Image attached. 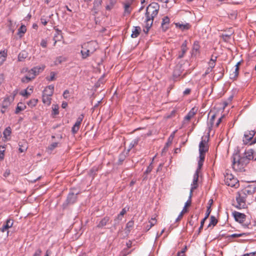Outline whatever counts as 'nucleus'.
Returning a JSON list of instances; mask_svg holds the SVG:
<instances>
[{
  "instance_id": "obj_11",
  "label": "nucleus",
  "mask_w": 256,
  "mask_h": 256,
  "mask_svg": "<svg viewBox=\"0 0 256 256\" xmlns=\"http://www.w3.org/2000/svg\"><path fill=\"white\" fill-rule=\"evenodd\" d=\"M191 205V198L190 199V197H189L188 200H187V202L185 203L184 206L182 210V212H180V214L178 215V218L176 220V221L180 220L183 217L184 214L187 212H188V210L187 209Z\"/></svg>"
},
{
  "instance_id": "obj_40",
  "label": "nucleus",
  "mask_w": 256,
  "mask_h": 256,
  "mask_svg": "<svg viewBox=\"0 0 256 256\" xmlns=\"http://www.w3.org/2000/svg\"><path fill=\"white\" fill-rule=\"evenodd\" d=\"M216 56L214 57V60H212V58L211 60H210V62L208 63V65H209V66L211 68H212L215 66V63H216Z\"/></svg>"
},
{
  "instance_id": "obj_32",
  "label": "nucleus",
  "mask_w": 256,
  "mask_h": 256,
  "mask_svg": "<svg viewBox=\"0 0 256 256\" xmlns=\"http://www.w3.org/2000/svg\"><path fill=\"white\" fill-rule=\"evenodd\" d=\"M28 56V54L25 52H20L18 56V61H23Z\"/></svg>"
},
{
  "instance_id": "obj_10",
  "label": "nucleus",
  "mask_w": 256,
  "mask_h": 256,
  "mask_svg": "<svg viewBox=\"0 0 256 256\" xmlns=\"http://www.w3.org/2000/svg\"><path fill=\"white\" fill-rule=\"evenodd\" d=\"M237 204L236 207L238 209L244 208L246 207V202L244 197L242 196L240 194L236 197Z\"/></svg>"
},
{
  "instance_id": "obj_33",
  "label": "nucleus",
  "mask_w": 256,
  "mask_h": 256,
  "mask_svg": "<svg viewBox=\"0 0 256 256\" xmlns=\"http://www.w3.org/2000/svg\"><path fill=\"white\" fill-rule=\"evenodd\" d=\"M34 77L33 75H32V76L26 75L22 78V82L27 83L30 81L34 79Z\"/></svg>"
},
{
  "instance_id": "obj_55",
  "label": "nucleus",
  "mask_w": 256,
  "mask_h": 256,
  "mask_svg": "<svg viewBox=\"0 0 256 256\" xmlns=\"http://www.w3.org/2000/svg\"><path fill=\"white\" fill-rule=\"evenodd\" d=\"M191 90L189 88H186L184 92V95H188L190 93Z\"/></svg>"
},
{
  "instance_id": "obj_36",
  "label": "nucleus",
  "mask_w": 256,
  "mask_h": 256,
  "mask_svg": "<svg viewBox=\"0 0 256 256\" xmlns=\"http://www.w3.org/2000/svg\"><path fill=\"white\" fill-rule=\"evenodd\" d=\"M38 100L37 99L30 100L28 102V104L30 107H34L37 104Z\"/></svg>"
},
{
  "instance_id": "obj_60",
  "label": "nucleus",
  "mask_w": 256,
  "mask_h": 256,
  "mask_svg": "<svg viewBox=\"0 0 256 256\" xmlns=\"http://www.w3.org/2000/svg\"><path fill=\"white\" fill-rule=\"evenodd\" d=\"M40 20H41V22L42 24L44 25V26H46V24H48V22L44 18H42L40 19Z\"/></svg>"
},
{
  "instance_id": "obj_14",
  "label": "nucleus",
  "mask_w": 256,
  "mask_h": 256,
  "mask_svg": "<svg viewBox=\"0 0 256 256\" xmlns=\"http://www.w3.org/2000/svg\"><path fill=\"white\" fill-rule=\"evenodd\" d=\"M44 68L45 66L44 65L36 66L30 70V72H32V75L35 78L36 75L42 72L44 70Z\"/></svg>"
},
{
  "instance_id": "obj_26",
  "label": "nucleus",
  "mask_w": 256,
  "mask_h": 256,
  "mask_svg": "<svg viewBox=\"0 0 256 256\" xmlns=\"http://www.w3.org/2000/svg\"><path fill=\"white\" fill-rule=\"evenodd\" d=\"M129 210V208H124L120 213L118 215L117 217L115 219V220H122V217L124 214H125Z\"/></svg>"
},
{
  "instance_id": "obj_47",
  "label": "nucleus",
  "mask_w": 256,
  "mask_h": 256,
  "mask_svg": "<svg viewBox=\"0 0 256 256\" xmlns=\"http://www.w3.org/2000/svg\"><path fill=\"white\" fill-rule=\"evenodd\" d=\"M79 129H80L79 127L75 126L74 125V126H72V134H76V133L78 132V131Z\"/></svg>"
},
{
  "instance_id": "obj_43",
  "label": "nucleus",
  "mask_w": 256,
  "mask_h": 256,
  "mask_svg": "<svg viewBox=\"0 0 256 256\" xmlns=\"http://www.w3.org/2000/svg\"><path fill=\"white\" fill-rule=\"evenodd\" d=\"M55 73L54 72H51L50 76L48 78H46V79L48 81H53L55 80Z\"/></svg>"
},
{
  "instance_id": "obj_39",
  "label": "nucleus",
  "mask_w": 256,
  "mask_h": 256,
  "mask_svg": "<svg viewBox=\"0 0 256 256\" xmlns=\"http://www.w3.org/2000/svg\"><path fill=\"white\" fill-rule=\"evenodd\" d=\"M170 22V18L168 16H164L162 18V26H164L166 24H168Z\"/></svg>"
},
{
  "instance_id": "obj_17",
  "label": "nucleus",
  "mask_w": 256,
  "mask_h": 256,
  "mask_svg": "<svg viewBox=\"0 0 256 256\" xmlns=\"http://www.w3.org/2000/svg\"><path fill=\"white\" fill-rule=\"evenodd\" d=\"M187 48V41L184 40L181 46V51L179 52L178 55V58H181L184 57L185 53L188 50Z\"/></svg>"
},
{
  "instance_id": "obj_48",
  "label": "nucleus",
  "mask_w": 256,
  "mask_h": 256,
  "mask_svg": "<svg viewBox=\"0 0 256 256\" xmlns=\"http://www.w3.org/2000/svg\"><path fill=\"white\" fill-rule=\"evenodd\" d=\"M40 44L42 48H46L47 46V41L43 39L42 40Z\"/></svg>"
},
{
  "instance_id": "obj_25",
  "label": "nucleus",
  "mask_w": 256,
  "mask_h": 256,
  "mask_svg": "<svg viewBox=\"0 0 256 256\" xmlns=\"http://www.w3.org/2000/svg\"><path fill=\"white\" fill-rule=\"evenodd\" d=\"M80 54L82 59H86L92 54L91 52H89L88 50L84 48H82Z\"/></svg>"
},
{
  "instance_id": "obj_22",
  "label": "nucleus",
  "mask_w": 256,
  "mask_h": 256,
  "mask_svg": "<svg viewBox=\"0 0 256 256\" xmlns=\"http://www.w3.org/2000/svg\"><path fill=\"white\" fill-rule=\"evenodd\" d=\"M102 2V0H94L92 10H94L96 14L97 13V10L101 6Z\"/></svg>"
},
{
  "instance_id": "obj_54",
  "label": "nucleus",
  "mask_w": 256,
  "mask_h": 256,
  "mask_svg": "<svg viewBox=\"0 0 256 256\" xmlns=\"http://www.w3.org/2000/svg\"><path fill=\"white\" fill-rule=\"evenodd\" d=\"M206 220L205 218H203L202 220L200 222V227L199 228V231L200 232L201 230L203 228V226H204V222Z\"/></svg>"
},
{
  "instance_id": "obj_45",
  "label": "nucleus",
  "mask_w": 256,
  "mask_h": 256,
  "mask_svg": "<svg viewBox=\"0 0 256 256\" xmlns=\"http://www.w3.org/2000/svg\"><path fill=\"white\" fill-rule=\"evenodd\" d=\"M58 146V142H54L52 144L48 147V148L50 150H53L54 148H56Z\"/></svg>"
},
{
  "instance_id": "obj_27",
  "label": "nucleus",
  "mask_w": 256,
  "mask_h": 256,
  "mask_svg": "<svg viewBox=\"0 0 256 256\" xmlns=\"http://www.w3.org/2000/svg\"><path fill=\"white\" fill-rule=\"evenodd\" d=\"M42 101L44 104L50 106L52 102V98L50 96L42 94Z\"/></svg>"
},
{
  "instance_id": "obj_35",
  "label": "nucleus",
  "mask_w": 256,
  "mask_h": 256,
  "mask_svg": "<svg viewBox=\"0 0 256 256\" xmlns=\"http://www.w3.org/2000/svg\"><path fill=\"white\" fill-rule=\"evenodd\" d=\"M218 220L214 216H211L210 218V222L208 224V226H214L216 224Z\"/></svg>"
},
{
  "instance_id": "obj_61",
  "label": "nucleus",
  "mask_w": 256,
  "mask_h": 256,
  "mask_svg": "<svg viewBox=\"0 0 256 256\" xmlns=\"http://www.w3.org/2000/svg\"><path fill=\"white\" fill-rule=\"evenodd\" d=\"M68 106V103L66 102H62V107L63 108H65L67 107Z\"/></svg>"
},
{
  "instance_id": "obj_7",
  "label": "nucleus",
  "mask_w": 256,
  "mask_h": 256,
  "mask_svg": "<svg viewBox=\"0 0 256 256\" xmlns=\"http://www.w3.org/2000/svg\"><path fill=\"white\" fill-rule=\"evenodd\" d=\"M256 132L254 130H250L245 132L242 140L244 144H247L250 142H251Z\"/></svg>"
},
{
  "instance_id": "obj_62",
  "label": "nucleus",
  "mask_w": 256,
  "mask_h": 256,
  "mask_svg": "<svg viewBox=\"0 0 256 256\" xmlns=\"http://www.w3.org/2000/svg\"><path fill=\"white\" fill-rule=\"evenodd\" d=\"M256 143V137L250 143V145H252Z\"/></svg>"
},
{
  "instance_id": "obj_20",
  "label": "nucleus",
  "mask_w": 256,
  "mask_h": 256,
  "mask_svg": "<svg viewBox=\"0 0 256 256\" xmlns=\"http://www.w3.org/2000/svg\"><path fill=\"white\" fill-rule=\"evenodd\" d=\"M56 33L55 34L53 38L54 40V46H55L56 42L58 41H60L61 39L62 38L61 30H60L58 29H56Z\"/></svg>"
},
{
  "instance_id": "obj_15",
  "label": "nucleus",
  "mask_w": 256,
  "mask_h": 256,
  "mask_svg": "<svg viewBox=\"0 0 256 256\" xmlns=\"http://www.w3.org/2000/svg\"><path fill=\"white\" fill-rule=\"evenodd\" d=\"M13 225V221L11 219H8L3 226L0 228V231L2 232H4L6 230H8L9 228L12 227Z\"/></svg>"
},
{
  "instance_id": "obj_49",
  "label": "nucleus",
  "mask_w": 256,
  "mask_h": 256,
  "mask_svg": "<svg viewBox=\"0 0 256 256\" xmlns=\"http://www.w3.org/2000/svg\"><path fill=\"white\" fill-rule=\"evenodd\" d=\"M210 212H211L210 207L209 206L206 212V216L204 218H205L206 220L208 218V216L210 213Z\"/></svg>"
},
{
  "instance_id": "obj_5",
  "label": "nucleus",
  "mask_w": 256,
  "mask_h": 256,
  "mask_svg": "<svg viewBox=\"0 0 256 256\" xmlns=\"http://www.w3.org/2000/svg\"><path fill=\"white\" fill-rule=\"evenodd\" d=\"M224 182L226 185L231 187L238 188L239 186L238 180L231 174H226Z\"/></svg>"
},
{
  "instance_id": "obj_46",
  "label": "nucleus",
  "mask_w": 256,
  "mask_h": 256,
  "mask_svg": "<svg viewBox=\"0 0 256 256\" xmlns=\"http://www.w3.org/2000/svg\"><path fill=\"white\" fill-rule=\"evenodd\" d=\"M134 226V222L133 220H130L126 224V228H132Z\"/></svg>"
},
{
  "instance_id": "obj_51",
  "label": "nucleus",
  "mask_w": 256,
  "mask_h": 256,
  "mask_svg": "<svg viewBox=\"0 0 256 256\" xmlns=\"http://www.w3.org/2000/svg\"><path fill=\"white\" fill-rule=\"evenodd\" d=\"M248 155H246V156L248 158V159H250L252 158H253L252 154H253V150H251L250 151L248 152H247Z\"/></svg>"
},
{
  "instance_id": "obj_21",
  "label": "nucleus",
  "mask_w": 256,
  "mask_h": 256,
  "mask_svg": "<svg viewBox=\"0 0 256 256\" xmlns=\"http://www.w3.org/2000/svg\"><path fill=\"white\" fill-rule=\"evenodd\" d=\"M176 26L182 30H188L190 28V25L188 23L182 24L180 22H177L175 24Z\"/></svg>"
},
{
  "instance_id": "obj_30",
  "label": "nucleus",
  "mask_w": 256,
  "mask_h": 256,
  "mask_svg": "<svg viewBox=\"0 0 256 256\" xmlns=\"http://www.w3.org/2000/svg\"><path fill=\"white\" fill-rule=\"evenodd\" d=\"M26 28L24 25H22L21 26L18 28V34L20 38H22L24 34L26 32Z\"/></svg>"
},
{
  "instance_id": "obj_23",
  "label": "nucleus",
  "mask_w": 256,
  "mask_h": 256,
  "mask_svg": "<svg viewBox=\"0 0 256 256\" xmlns=\"http://www.w3.org/2000/svg\"><path fill=\"white\" fill-rule=\"evenodd\" d=\"M141 31V28L140 26H134L132 30L131 36L132 38H137Z\"/></svg>"
},
{
  "instance_id": "obj_57",
  "label": "nucleus",
  "mask_w": 256,
  "mask_h": 256,
  "mask_svg": "<svg viewBox=\"0 0 256 256\" xmlns=\"http://www.w3.org/2000/svg\"><path fill=\"white\" fill-rule=\"evenodd\" d=\"M42 251L40 250H38L36 251L34 256H40Z\"/></svg>"
},
{
  "instance_id": "obj_31",
  "label": "nucleus",
  "mask_w": 256,
  "mask_h": 256,
  "mask_svg": "<svg viewBox=\"0 0 256 256\" xmlns=\"http://www.w3.org/2000/svg\"><path fill=\"white\" fill-rule=\"evenodd\" d=\"M12 133V130L10 126L7 127L4 131L3 134L4 137L6 139L8 138V137L10 136Z\"/></svg>"
},
{
  "instance_id": "obj_9",
  "label": "nucleus",
  "mask_w": 256,
  "mask_h": 256,
  "mask_svg": "<svg viewBox=\"0 0 256 256\" xmlns=\"http://www.w3.org/2000/svg\"><path fill=\"white\" fill-rule=\"evenodd\" d=\"M197 109L195 108H193L188 112V113L185 116L182 122V125H186L189 123L190 120L192 118L197 112Z\"/></svg>"
},
{
  "instance_id": "obj_34",
  "label": "nucleus",
  "mask_w": 256,
  "mask_h": 256,
  "mask_svg": "<svg viewBox=\"0 0 256 256\" xmlns=\"http://www.w3.org/2000/svg\"><path fill=\"white\" fill-rule=\"evenodd\" d=\"M83 118H84L83 114H81L80 116L79 117L77 118L76 121V123L74 124V126L80 128V124L82 121Z\"/></svg>"
},
{
  "instance_id": "obj_16",
  "label": "nucleus",
  "mask_w": 256,
  "mask_h": 256,
  "mask_svg": "<svg viewBox=\"0 0 256 256\" xmlns=\"http://www.w3.org/2000/svg\"><path fill=\"white\" fill-rule=\"evenodd\" d=\"M54 92V86L50 85L46 86L42 94L52 97Z\"/></svg>"
},
{
  "instance_id": "obj_50",
  "label": "nucleus",
  "mask_w": 256,
  "mask_h": 256,
  "mask_svg": "<svg viewBox=\"0 0 256 256\" xmlns=\"http://www.w3.org/2000/svg\"><path fill=\"white\" fill-rule=\"evenodd\" d=\"M224 118V116H222L220 118L218 119V121H217V122H216V125H215L216 127L217 128V127H218L219 126L220 123L222 122V119Z\"/></svg>"
},
{
  "instance_id": "obj_1",
  "label": "nucleus",
  "mask_w": 256,
  "mask_h": 256,
  "mask_svg": "<svg viewBox=\"0 0 256 256\" xmlns=\"http://www.w3.org/2000/svg\"><path fill=\"white\" fill-rule=\"evenodd\" d=\"M160 10V6L156 2H152L146 8V18L144 20L145 28L144 30L147 33L152 25L154 18L157 16Z\"/></svg>"
},
{
  "instance_id": "obj_13",
  "label": "nucleus",
  "mask_w": 256,
  "mask_h": 256,
  "mask_svg": "<svg viewBox=\"0 0 256 256\" xmlns=\"http://www.w3.org/2000/svg\"><path fill=\"white\" fill-rule=\"evenodd\" d=\"M124 8V15H128L130 14L132 8L131 2H126L122 3Z\"/></svg>"
},
{
  "instance_id": "obj_2",
  "label": "nucleus",
  "mask_w": 256,
  "mask_h": 256,
  "mask_svg": "<svg viewBox=\"0 0 256 256\" xmlns=\"http://www.w3.org/2000/svg\"><path fill=\"white\" fill-rule=\"evenodd\" d=\"M208 147L207 142L205 140H202L199 144V160L198 166L199 169H201L205 158L206 152L208 151Z\"/></svg>"
},
{
  "instance_id": "obj_56",
  "label": "nucleus",
  "mask_w": 256,
  "mask_h": 256,
  "mask_svg": "<svg viewBox=\"0 0 256 256\" xmlns=\"http://www.w3.org/2000/svg\"><path fill=\"white\" fill-rule=\"evenodd\" d=\"M216 114H214L212 116V118L210 119V122L212 126L214 124V121L216 118Z\"/></svg>"
},
{
  "instance_id": "obj_28",
  "label": "nucleus",
  "mask_w": 256,
  "mask_h": 256,
  "mask_svg": "<svg viewBox=\"0 0 256 256\" xmlns=\"http://www.w3.org/2000/svg\"><path fill=\"white\" fill-rule=\"evenodd\" d=\"M26 108V106L22 102H18L16 109L15 113L18 114L20 112Z\"/></svg>"
},
{
  "instance_id": "obj_42",
  "label": "nucleus",
  "mask_w": 256,
  "mask_h": 256,
  "mask_svg": "<svg viewBox=\"0 0 256 256\" xmlns=\"http://www.w3.org/2000/svg\"><path fill=\"white\" fill-rule=\"evenodd\" d=\"M149 223L150 224V226L148 230H150L152 226H153L156 224V218H152L149 221Z\"/></svg>"
},
{
  "instance_id": "obj_59",
  "label": "nucleus",
  "mask_w": 256,
  "mask_h": 256,
  "mask_svg": "<svg viewBox=\"0 0 256 256\" xmlns=\"http://www.w3.org/2000/svg\"><path fill=\"white\" fill-rule=\"evenodd\" d=\"M177 256H186L184 250H181L178 252Z\"/></svg>"
},
{
  "instance_id": "obj_3",
  "label": "nucleus",
  "mask_w": 256,
  "mask_h": 256,
  "mask_svg": "<svg viewBox=\"0 0 256 256\" xmlns=\"http://www.w3.org/2000/svg\"><path fill=\"white\" fill-rule=\"evenodd\" d=\"M243 158H240L236 156L233 157L232 166L234 170L237 172H242L244 169V164L242 162Z\"/></svg>"
},
{
  "instance_id": "obj_4",
  "label": "nucleus",
  "mask_w": 256,
  "mask_h": 256,
  "mask_svg": "<svg viewBox=\"0 0 256 256\" xmlns=\"http://www.w3.org/2000/svg\"><path fill=\"white\" fill-rule=\"evenodd\" d=\"M16 94V92H13L10 94L6 95L4 98V100L2 102V108L4 109H7L14 102Z\"/></svg>"
},
{
  "instance_id": "obj_53",
  "label": "nucleus",
  "mask_w": 256,
  "mask_h": 256,
  "mask_svg": "<svg viewBox=\"0 0 256 256\" xmlns=\"http://www.w3.org/2000/svg\"><path fill=\"white\" fill-rule=\"evenodd\" d=\"M4 74H0V86L4 82Z\"/></svg>"
},
{
  "instance_id": "obj_29",
  "label": "nucleus",
  "mask_w": 256,
  "mask_h": 256,
  "mask_svg": "<svg viewBox=\"0 0 256 256\" xmlns=\"http://www.w3.org/2000/svg\"><path fill=\"white\" fill-rule=\"evenodd\" d=\"M116 2V0H109L108 4L106 6V10H110L114 8Z\"/></svg>"
},
{
  "instance_id": "obj_38",
  "label": "nucleus",
  "mask_w": 256,
  "mask_h": 256,
  "mask_svg": "<svg viewBox=\"0 0 256 256\" xmlns=\"http://www.w3.org/2000/svg\"><path fill=\"white\" fill-rule=\"evenodd\" d=\"M52 114L54 115L58 114V106L57 104H53L52 106Z\"/></svg>"
},
{
  "instance_id": "obj_12",
  "label": "nucleus",
  "mask_w": 256,
  "mask_h": 256,
  "mask_svg": "<svg viewBox=\"0 0 256 256\" xmlns=\"http://www.w3.org/2000/svg\"><path fill=\"white\" fill-rule=\"evenodd\" d=\"M232 214L236 221L240 223H242L246 219V215L244 214H242L238 212H234Z\"/></svg>"
},
{
  "instance_id": "obj_52",
  "label": "nucleus",
  "mask_w": 256,
  "mask_h": 256,
  "mask_svg": "<svg viewBox=\"0 0 256 256\" xmlns=\"http://www.w3.org/2000/svg\"><path fill=\"white\" fill-rule=\"evenodd\" d=\"M63 96L64 98H68L69 97V91L68 90H66L64 92Z\"/></svg>"
},
{
  "instance_id": "obj_37",
  "label": "nucleus",
  "mask_w": 256,
  "mask_h": 256,
  "mask_svg": "<svg viewBox=\"0 0 256 256\" xmlns=\"http://www.w3.org/2000/svg\"><path fill=\"white\" fill-rule=\"evenodd\" d=\"M246 235V233H240V234H234L230 235H228L227 237L228 238H236L242 236H243Z\"/></svg>"
},
{
  "instance_id": "obj_58",
  "label": "nucleus",
  "mask_w": 256,
  "mask_h": 256,
  "mask_svg": "<svg viewBox=\"0 0 256 256\" xmlns=\"http://www.w3.org/2000/svg\"><path fill=\"white\" fill-rule=\"evenodd\" d=\"M4 150H0V159L3 160L4 158Z\"/></svg>"
},
{
  "instance_id": "obj_18",
  "label": "nucleus",
  "mask_w": 256,
  "mask_h": 256,
  "mask_svg": "<svg viewBox=\"0 0 256 256\" xmlns=\"http://www.w3.org/2000/svg\"><path fill=\"white\" fill-rule=\"evenodd\" d=\"M8 56V50H4L0 51V66L3 64Z\"/></svg>"
},
{
  "instance_id": "obj_8",
  "label": "nucleus",
  "mask_w": 256,
  "mask_h": 256,
  "mask_svg": "<svg viewBox=\"0 0 256 256\" xmlns=\"http://www.w3.org/2000/svg\"><path fill=\"white\" fill-rule=\"evenodd\" d=\"M200 169H199L198 167V168L195 174H194V178H193V182H192V188H191V189H190V199L191 198H192V192L193 190L196 189L197 186H198V174H199V172H200Z\"/></svg>"
},
{
  "instance_id": "obj_64",
  "label": "nucleus",
  "mask_w": 256,
  "mask_h": 256,
  "mask_svg": "<svg viewBox=\"0 0 256 256\" xmlns=\"http://www.w3.org/2000/svg\"><path fill=\"white\" fill-rule=\"evenodd\" d=\"M32 28H33L34 29H36H36H37V28H38V26H37V24H33V25H32Z\"/></svg>"
},
{
  "instance_id": "obj_6",
  "label": "nucleus",
  "mask_w": 256,
  "mask_h": 256,
  "mask_svg": "<svg viewBox=\"0 0 256 256\" xmlns=\"http://www.w3.org/2000/svg\"><path fill=\"white\" fill-rule=\"evenodd\" d=\"M97 44L94 41L88 42L83 44L81 46L82 48L88 50L89 52L94 53L96 50Z\"/></svg>"
},
{
  "instance_id": "obj_44",
  "label": "nucleus",
  "mask_w": 256,
  "mask_h": 256,
  "mask_svg": "<svg viewBox=\"0 0 256 256\" xmlns=\"http://www.w3.org/2000/svg\"><path fill=\"white\" fill-rule=\"evenodd\" d=\"M152 168H153V166L152 165V162H151V164L147 168H146V170L145 171V172H144V174H149L150 172H151Z\"/></svg>"
},
{
  "instance_id": "obj_41",
  "label": "nucleus",
  "mask_w": 256,
  "mask_h": 256,
  "mask_svg": "<svg viewBox=\"0 0 256 256\" xmlns=\"http://www.w3.org/2000/svg\"><path fill=\"white\" fill-rule=\"evenodd\" d=\"M28 88L24 90L21 92L20 94L24 96L28 97L30 94V92H28Z\"/></svg>"
},
{
  "instance_id": "obj_19",
  "label": "nucleus",
  "mask_w": 256,
  "mask_h": 256,
  "mask_svg": "<svg viewBox=\"0 0 256 256\" xmlns=\"http://www.w3.org/2000/svg\"><path fill=\"white\" fill-rule=\"evenodd\" d=\"M240 64V62H237L236 65L234 66V71L230 74V78L232 79H234L236 78L238 74V72H239V66Z\"/></svg>"
},
{
  "instance_id": "obj_24",
  "label": "nucleus",
  "mask_w": 256,
  "mask_h": 256,
  "mask_svg": "<svg viewBox=\"0 0 256 256\" xmlns=\"http://www.w3.org/2000/svg\"><path fill=\"white\" fill-rule=\"evenodd\" d=\"M110 221V218L108 216H106L104 218L98 223L97 226L99 228H102L104 226H106L107 224Z\"/></svg>"
},
{
  "instance_id": "obj_63",
  "label": "nucleus",
  "mask_w": 256,
  "mask_h": 256,
  "mask_svg": "<svg viewBox=\"0 0 256 256\" xmlns=\"http://www.w3.org/2000/svg\"><path fill=\"white\" fill-rule=\"evenodd\" d=\"M158 1L161 2H162L168 3L169 0H157Z\"/></svg>"
}]
</instances>
